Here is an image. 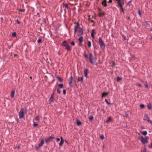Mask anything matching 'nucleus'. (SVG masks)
<instances>
[{"mask_svg":"<svg viewBox=\"0 0 152 152\" xmlns=\"http://www.w3.org/2000/svg\"><path fill=\"white\" fill-rule=\"evenodd\" d=\"M26 113V109L22 108L19 113V118H25V114Z\"/></svg>","mask_w":152,"mask_h":152,"instance_id":"1","label":"nucleus"},{"mask_svg":"<svg viewBox=\"0 0 152 152\" xmlns=\"http://www.w3.org/2000/svg\"><path fill=\"white\" fill-rule=\"evenodd\" d=\"M69 84L71 87H73L74 86L75 83V81L74 78L71 76L69 79Z\"/></svg>","mask_w":152,"mask_h":152,"instance_id":"2","label":"nucleus"},{"mask_svg":"<svg viewBox=\"0 0 152 152\" xmlns=\"http://www.w3.org/2000/svg\"><path fill=\"white\" fill-rule=\"evenodd\" d=\"M61 44L65 47L66 49L67 50H71V48L69 45L66 41H64Z\"/></svg>","mask_w":152,"mask_h":152,"instance_id":"3","label":"nucleus"},{"mask_svg":"<svg viewBox=\"0 0 152 152\" xmlns=\"http://www.w3.org/2000/svg\"><path fill=\"white\" fill-rule=\"evenodd\" d=\"M148 137H146L144 138L142 136H141L140 138V140L143 144H145L148 142Z\"/></svg>","mask_w":152,"mask_h":152,"instance_id":"4","label":"nucleus"},{"mask_svg":"<svg viewBox=\"0 0 152 152\" xmlns=\"http://www.w3.org/2000/svg\"><path fill=\"white\" fill-rule=\"evenodd\" d=\"M99 44L101 48L103 49H104L105 48V45L102 40V38L100 37L99 39Z\"/></svg>","mask_w":152,"mask_h":152,"instance_id":"5","label":"nucleus"},{"mask_svg":"<svg viewBox=\"0 0 152 152\" xmlns=\"http://www.w3.org/2000/svg\"><path fill=\"white\" fill-rule=\"evenodd\" d=\"M117 2V3L118 4L120 7H123L124 4V3L123 1L124 0H115Z\"/></svg>","mask_w":152,"mask_h":152,"instance_id":"6","label":"nucleus"},{"mask_svg":"<svg viewBox=\"0 0 152 152\" xmlns=\"http://www.w3.org/2000/svg\"><path fill=\"white\" fill-rule=\"evenodd\" d=\"M90 61L91 64H94V62H95V61H94V62L93 61V60L94 59V57L93 55L91 53H90L89 54V57Z\"/></svg>","mask_w":152,"mask_h":152,"instance_id":"7","label":"nucleus"},{"mask_svg":"<svg viewBox=\"0 0 152 152\" xmlns=\"http://www.w3.org/2000/svg\"><path fill=\"white\" fill-rule=\"evenodd\" d=\"M79 34H78V36H80L83 34V29L82 28H79L78 30Z\"/></svg>","mask_w":152,"mask_h":152,"instance_id":"8","label":"nucleus"},{"mask_svg":"<svg viewBox=\"0 0 152 152\" xmlns=\"http://www.w3.org/2000/svg\"><path fill=\"white\" fill-rule=\"evenodd\" d=\"M44 143V140L43 139H42L40 143L39 144H38V147H37L36 148L37 149L39 148V147L42 146Z\"/></svg>","mask_w":152,"mask_h":152,"instance_id":"9","label":"nucleus"},{"mask_svg":"<svg viewBox=\"0 0 152 152\" xmlns=\"http://www.w3.org/2000/svg\"><path fill=\"white\" fill-rule=\"evenodd\" d=\"M88 73V69L87 68L84 69V74L85 77H87Z\"/></svg>","mask_w":152,"mask_h":152,"instance_id":"10","label":"nucleus"},{"mask_svg":"<svg viewBox=\"0 0 152 152\" xmlns=\"http://www.w3.org/2000/svg\"><path fill=\"white\" fill-rule=\"evenodd\" d=\"M60 138L61 139V141L59 143V145L60 146H61L62 145L64 142V141L62 137H61Z\"/></svg>","mask_w":152,"mask_h":152,"instance_id":"11","label":"nucleus"},{"mask_svg":"<svg viewBox=\"0 0 152 152\" xmlns=\"http://www.w3.org/2000/svg\"><path fill=\"white\" fill-rule=\"evenodd\" d=\"M96 33L94 31V29H93L91 31V37L94 39V34H96Z\"/></svg>","mask_w":152,"mask_h":152,"instance_id":"12","label":"nucleus"},{"mask_svg":"<svg viewBox=\"0 0 152 152\" xmlns=\"http://www.w3.org/2000/svg\"><path fill=\"white\" fill-rule=\"evenodd\" d=\"M102 5L104 7H105L107 6V4L106 3V0H104L102 2Z\"/></svg>","mask_w":152,"mask_h":152,"instance_id":"13","label":"nucleus"},{"mask_svg":"<svg viewBox=\"0 0 152 152\" xmlns=\"http://www.w3.org/2000/svg\"><path fill=\"white\" fill-rule=\"evenodd\" d=\"M53 95H51V97L49 99V101L50 103H52L53 101L54 98H53Z\"/></svg>","mask_w":152,"mask_h":152,"instance_id":"14","label":"nucleus"},{"mask_svg":"<svg viewBox=\"0 0 152 152\" xmlns=\"http://www.w3.org/2000/svg\"><path fill=\"white\" fill-rule=\"evenodd\" d=\"M79 28H80V26L78 23H77V25L74 26V29L77 30L78 29H79Z\"/></svg>","mask_w":152,"mask_h":152,"instance_id":"15","label":"nucleus"},{"mask_svg":"<svg viewBox=\"0 0 152 152\" xmlns=\"http://www.w3.org/2000/svg\"><path fill=\"white\" fill-rule=\"evenodd\" d=\"M83 76L81 77H79L78 78V81H81L82 82H83Z\"/></svg>","mask_w":152,"mask_h":152,"instance_id":"16","label":"nucleus"},{"mask_svg":"<svg viewBox=\"0 0 152 152\" xmlns=\"http://www.w3.org/2000/svg\"><path fill=\"white\" fill-rule=\"evenodd\" d=\"M105 13L104 12H100L98 14V16L99 17L103 16L105 15Z\"/></svg>","mask_w":152,"mask_h":152,"instance_id":"17","label":"nucleus"},{"mask_svg":"<svg viewBox=\"0 0 152 152\" xmlns=\"http://www.w3.org/2000/svg\"><path fill=\"white\" fill-rule=\"evenodd\" d=\"M108 94V92H104L102 94V97L103 98V97L106 96Z\"/></svg>","mask_w":152,"mask_h":152,"instance_id":"18","label":"nucleus"},{"mask_svg":"<svg viewBox=\"0 0 152 152\" xmlns=\"http://www.w3.org/2000/svg\"><path fill=\"white\" fill-rule=\"evenodd\" d=\"M35 120L38 122H39L40 121L39 117V115L36 116L35 117Z\"/></svg>","mask_w":152,"mask_h":152,"instance_id":"19","label":"nucleus"},{"mask_svg":"<svg viewBox=\"0 0 152 152\" xmlns=\"http://www.w3.org/2000/svg\"><path fill=\"white\" fill-rule=\"evenodd\" d=\"M145 27L147 28H149V27H150V25L149 24L147 23L146 22H145Z\"/></svg>","mask_w":152,"mask_h":152,"instance_id":"20","label":"nucleus"},{"mask_svg":"<svg viewBox=\"0 0 152 152\" xmlns=\"http://www.w3.org/2000/svg\"><path fill=\"white\" fill-rule=\"evenodd\" d=\"M15 93V91L14 90L12 91L11 92V97L12 98L14 97Z\"/></svg>","mask_w":152,"mask_h":152,"instance_id":"21","label":"nucleus"},{"mask_svg":"<svg viewBox=\"0 0 152 152\" xmlns=\"http://www.w3.org/2000/svg\"><path fill=\"white\" fill-rule=\"evenodd\" d=\"M80 43H81L83 41V36L80 37L78 39Z\"/></svg>","mask_w":152,"mask_h":152,"instance_id":"22","label":"nucleus"},{"mask_svg":"<svg viewBox=\"0 0 152 152\" xmlns=\"http://www.w3.org/2000/svg\"><path fill=\"white\" fill-rule=\"evenodd\" d=\"M147 107L149 110L151 109L152 107L151 103H150L147 105Z\"/></svg>","mask_w":152,"mask_h":152,"instance_id":"23","label":"nucleus"},{"mask_svg":"<svg viewBox=\"0 0 152 152\" xmlns=\"http://www.w3.org/2000/svg\"><path fill=\"white\" fill-rule=\"evenodd\" d=\"M140 132L141 134H143L144 135H146L147 134V132L146 131L141 132Z\"/></svg>","mask_w":152,"mask_h":152,"instance_id":"24","label":"nucleus"},{"mask_svg":"<svg viewBox=\"0 0 152 152\" xmlns=\"http://www.w3.org/2000/svg\"><path fill=\"white\" fill-rule=\"evenodd\" d=\"M50 141L51 140L50 139L49 137H48L46 139V140H45V142L46 143H47L50 142Z\"/></svg>","mask_w":152,"mask_h":152,"instance_id":"25","label":"nucleus"},{"mask_svg":"<svg viewBox=\"0 0 152 152\" xmlns=\"http://www.w3.org/2000/svg\"><path fill=\"white\" fill-rule=\"evenodd\" d=\"M81 124V122L77 120V125L78 126H79Z\"/></svg>","mask_w":152,"mask_h":152,"instance_id":"26","label":"nucleus"},{"mask_svg":"<svg viewBox=\"0 0 152 152\" xmlns=\"http://www.w3.org/2000/svg\"><path fill=\"white\" fill-rule=\"evenodd\" d=\"M59 88L60 89L62 88L63 87V84H59L58 85Z\"/></svg>","mask_w":152,"mask_h":152,"instance_id":"27","label":"nucleus"},{"mask_svg":"<svg viewBox=\"0 0 152 152\" xmlns=\"http://www.w3.org/2000/svg\"><path fill=\"white\" fill-rule=\"evenodd\" d=\"M123 7H120V8L121 11L123 13H124V11Z\"/></svg>","mask_w":152,"mask_h":152,"instance_id":"28","label":"nucleus"},{"mask_svg":"<svg viewBox=\"0 0 152 152\" xmlns=\"http://www.w3.org/2000/svg\"><path fill=\"white\" fill-rule=\"evenodd\" d=\"M88 45L89 47H90L91 46V43L90 41H88Z\"/></svg>","mask_w":152,"mask_h":152,"instance_id":"29","label":"nucleus"},{"mask_svg":"<svg viewBox=\"0 0 152 152\" xmlns=\"http://www.w3.org/2000/svg\"><path fill=\"white\" fill-rule=\"evenodd\" d=\"M100 138L102 140H103L104 139V135H102L101 136H100Z\"/></svg>","mask_w":152,"mask_h":152,"instance_id":"30","label":"nucleus"},{"mask_svg":"<svg viewBox=\"0 0 152 152\" xmlns=\"http://www.w3.org/2000/svg\"><path fill=\"white\" fill-rule=\"evenodd\" d=\"M57 78L58 79V80L59 81H60V82H62V81H63V80L62 79H61V78H60V77H57Z\"/></svg>","mask_w":152,"mask_h":152,"instance_id":"31","label":"nucleus"},{"mask_svg":"<svg viewBox=\"0 0 152 152\" xmlns=\"http://www.w3.org/2000/svg\"><path fill=\"white\" fill-rule=\"evenodd\" d=\"M57 92L59 94H60L61 93V91L60 90V89L59 88H58L57 89Z\"/></svg>","mask_w":152,"mask_h":152,"instance_id":"32","label":"nucleus"},{"mask_svg":"<svg viewBox=\"0 0 152 152\" xmlns=\"http://www.w3.org/2000/svg\"><path fill=\"white\" fill-rule=\"evenodd\" d=\"M111 118L110 117L108 118V120H107L106 121V123H108V122L111 119Z\"/></svg>","mask_w":152,"mask_h":152,"instance_id":"33","label":"nucleus"},{"mask_svg":"<svg viewBox=\"0 0 152 152\" xmlns=\"http://www.w3.org/2000/svg\"><path fill=\"white\" fill-rule=\"evenodd\" d=\"M88 118L90 121H91L93 119V117L92 116H91L89 117Z\"/></svg>","mask_w":152,"mask_h":152,"instance_id":"34","label":"nucleus"},{"mask_svg":"<svg viewBox=\"0 0 152 152\" xmlns=\"http://www.w3.org/2000/svg\"><path fill=\"white\" fill-rule=\"evenodd\" d=\"M63 5L65 7L67 8H68V4H64Z\"/></svg>","mask_w":152,"mask_h":152,"instance_id":"35","label":"nucleus"},{"mask_svg":"<svg viewBox=\"0 0 152 152\" xmlns=\"http://www.w3.org/2000/svg\"><path fill=\"white\" fill-rule=\"evenodd\" d=\"M140 107L141 108H143L145 107V105L143 104H141L140 105Z\"/></svg>","mask_w":152,"mask_h":152,"instance_id":"36","label":"nucleus"},{"mask_svg":"<svg viewBox=\"0 0 152 152\" xmlns=\"http://www.w3.org/2000/svg\"><path fill=\"white\" fill-rule=\"evenodd\" d=\"M33 122L34 123L33 124V126L34 127H35L36 126L38 125V124H37L35 123L34 122V121H33Z\"/></svg>","mask_w":152,"mask_h":152,"instance_id":"37","label":"nucleus"},{"mask_svg":"<svg viewBox=\"0 0 152 152\" xmlns=\"http://www.w3.org/2000/svg\"><path fill=\"white\" fill-rule=\"evenodd\" d=\"M148 122H150V124H152V121L150 120L149 118H148V119H147Z\"/></svg>","mask_w":152,"mask_h":152,"instance_id":"38","label":"nucleus"},{"mask_svg":"<svg viewBox=\"0 0 152 152\" xmlns=\"http://www.w3.org/2000/svg\"><path fill=\"white\" fill-rule=\"evenodd\" d=\"M19 11L20 12H25V10L20 9L19 10Z\"/></svg>","mask_w":152,"mask_h":152,"instance_id":"39","label":"nucleus"},{"mask_svg":"<svg viewBox=\"0 0 152 152\" xmlns=\"http://www.w3.org/2000/svg\"><path fill=\"white\" fill-rule=\"evenodd\" d=\"M146 152V149L145 148H144V149L142 150L141 151V152Z\"/></svg>","mask_w":152,"mask_h":152,"instance_id":"40","label":"nucleus"},{"mask_svg":"<svg viewBox=\"0 0 152 152\" xmlns=\"http://www.w3.org/2000/svg\"><path fill=\"white\" fill-rule=\"evenodd\" d=\"M12 36H16V34L15 32H13L12 33Z\"/></svg>","mask_w":152,"mask_h":152,"instance_id":"41","label":"nucleus"},{"mask_svg":"<svg viewBox=\"0 0 152 152\" xmlns=\"http://www.w3.org/2000/svg\"><path fill=\"white\" fill-rule=\"evenodd\" d=\"M105 102H106L107 104H110L111 103L110 102H109L107 100V99H105Z\"/></svg>","mask_w":152,"mask_h":152,"instance_id":"42","label":"nucleus"},{"mask_svg":"<svg viewBox=\"0 0 152 152\" xmlns=\"http://www.w3.org/2000/svg\"><path fill=\"white\" fill-rule=\"evenodd\" d=\"M70 44L73 46H74L75 45V43L74 41H72L71 42Z\"/></svg>","mask_w":152,"mask_h":152,"instance_id":"43","label":"nucleus"},{"mask_svg":"<svg viewBox=\"0 0 152 152\" xmlns=\"http://www.w3.org/2000/svg\"><path fill=\"white\" fill-rule=\"evenodd\" d=\"M122 80V78L121 77H117V80L118 81H119L120 80Z\"/></svg>","mask_w":152,"mask_h":152,"instance_id":"44","label":"nucleus"},{"mask_svg":"<svg viewBox=\"0 0 152 152\" xmlns=\"http://www.w3.org/2000/svg\"><path fill=\"white\" fill-rule=\"evenodd\" d=\"M49 138L51 140L55 138V137H52V136H51L49 137Z\"/></svg>","mask_w":152,"mask_h":152,"instance_id":"45","label":"nucleus"},{"mask_svg":"<svg viewBox=\"0 0 152 152\" xmlns=\"http://www.w3.org/2000/svg\"><path fill=\"white\" fill-rule=\"evenodd\" d=\"M42 41V40L41 39H39L37 40V42L38 43H40Z\"/></svg>","mask_w":152,"mask_h":152,"instance_id":"46","label":"nucleus"},{"mask_svg":"<svg viewBox=\"0 0 152 152\" xmlns=\"http://www.w3.org/2000/svg\"><path fill=\"white\" fill-rule=\"evenodd\" d=\"M63 94L64 95L66 93V91L65 89L63 90Z\"/></svg>","mask_w":152,"mask_h":152,"instance_id":"47","label":"nucleus"},{"mask_svg":"<svg viewBox=\"0 0 152 152\" xmlns=\"http://www.w3.org/2000/svg\"><path fill=\"white\" fill-rule=\"evenodd\" d=\"M145 117L147 118H148H148H149L148 117V115L147 114H145Z\"/></svg>","mask_w":152,"mask_h":152,"instance_id":"48","label":"nucleus"},{"mask_svg":"<svg viewBox=\"0 0 152 152\" xmlns=\"http://www.w3.org/2000/svg\"><path fill=\"white\" fill-rule=\"evenodd\" d=\"M84 56L86 58H88V56L87 55V54H84Z\"/></svg>","mask_w":152,"mask_h":152,"instance_id":"49","label":"nucleus"},{"mask_svg":"<svg viewBox=\"0 0 152 152\" xmlns=\"http://www.w3.org/2000/svg\"><path fill=\"white\" fill-rule=\"evenodd\" d=\"M145 86L146 88H148V85L147 84V83H146V84H145Z\"/></svg>","mask_w":152,"mask_h":152,"instance_id":"50","label":"nucleus"},{"mask_svg":"<svg viewBox=\"0 0 152 152\" xmlns=\"http://www.w3.org/2000/svg\"><path fill=\"white\" fill-rule=\"evenodd\" d=\"M77 30L74 29V35L76 33V32L77 31Z\"/></svg>","mask_w":152,"mask_h":152,"instance_id":"51","label":"nucleus"},{"mask_svg":"<svg viewBox=\"0 0 152 152\" xmlns=\"http://www.w3.org/2000/svg\"><path fill=\"white\" fill-rule=\"evenodd\" d=\"M57 140V142H58L60 140V138H56Z\"/></svg>","mask_w":152,"mask_h":152,"instance_id":"52","label":"nucleus"},{"mask_svg":"<svg viewBox=\"0 0 152 152\" xmlns=\"http://www.w3.org/2000/svg\"><path fill=\"white\" fill-rule=\"evenodd\" d=\"M16 21L17 22V23L18 24H20V22L18 20V19H17L16 20Z\"/></svg>","mask_w":152,"mask_h":152,"instance_id":"53","label":"nucleus"},{"mask_svg":"<svg viewBox=\"0 0 152 152\" xmlns=\"http://www.w3.org/2000/svg\"><path fill=\"white\" fill-rule=\"evenodd\" d=\"M112 1V0H109V1H108V3H111Z\"/></svg>","mask_w":152,"mask_h":152,"instance_id":"54","label":"nucleus"},{"mask_svg":"<svg viewBox=\"0 0 152 152\" xmlns=\"http://www.w3.org/2000/svg\"><path fill=\"white\" fill-rule=\"evenodd\" d=\"M16 148H17L18 149H19L20 148V147L19 145H18V146H17L16 147Z\"/></svg>","mask_w":152,"mask_h":152,"instance_id":"55","label":"nucleus"},{"mask_svg":"<svg viewBox=\"0 0 152 152\" xmlns=\"http://www.w3.org/2000/svg\"><path fill=\"white\" fill-rule=\"evenodd\" d=\"M137 85L140 87H142L141 85L140 84H139Z\"/></svg>","mask_w":152,"mask_h":152,"instance_id":"56","label":"nucleus"},{"mask_svg":"<svg viewBox=\"0 0 152 152\" xmlns=\"http://www.w3.org/2000/svg\"><path fill=\"white\" fill-rule=\"evenodd\" d=\"M138 12L139 13V15H141V13L140 12V11H138Z\"/></svg>","mask_w":152,"mask_h":152,"instance_id":"57","label":"nucleus"},{"mask_svg":"<svg viewBox=\"0 0 152 152\" xmlns=\"http://www.w3.org/2000/svg\"><path fill=\"white\" fill-rule=\"evenodd\" d=\"M151 147L152 148V143H151Z\"/></svg>","mask_w":152,"mask_h":152,"instance_id":"58","label":"nucleus"},{"mask_svg":"<svg viewBox=\"0 0 152 152\" xmlns=\"http://www.w3.org/2000/svg\"><path fill=\"white\" fill-rule=\"evenodd\" d=\"M30 79H31L32 78V77H30Z\"/></svg>","mask_w":152,"mask_h":152,"instance_id":"59","label":"nucleus"},{"mask_svg":"<svg viewBox=\"0 0 152 152\" xmlns=\"http://www.w3.org/2000/svg\"><path fill=\"white\" fill-rule=\"evenodd\" d=\"M92 22H94V20H92Z\"/></svg>","mask_w":152,"mask_h":152,"instance_id":"60","label":"nucleus"},{"mask_svg":"<svg viewBox=\"0 0 152 152\" xmlns=\"http://www.w3.org/2000/svg\"><path fill=\"white\" fill-rule=\"evenodd\" d=\"M98 1H99V0H97Z\"/></svg>","mask_w":152,"mask_h":152,"instance_id":"61","label":"nucleus"}]
</instances>
